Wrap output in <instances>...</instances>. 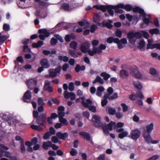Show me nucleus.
Segmentation results:
<instances>
[{
	"mask_svg": "<svg viewBox=\"0 0 160 160\" xmlns=\"http://www.w3.org/2000/svg\"><path fill=\"white\" fill-rule=\"evenodd\" d=\"M52 142L51 141H48L47 142H44L42 145L43 148L45 150H47L48 147H51Z\"/></svg>",
	"mask_w": 160,
	"mask_h": 160,
	"instance_id": "a211bd4d",
	"label": "nucleus"
},
{
	"mask_svg": "<svg viewBox=\"0 0 160 160\" xmlns=\"http://www.w3.org/2000/svg\"><path fill=\"white\" fill-rule=\"evenodd\" d=\"M145 42L144 40H141L140 41L138 46V48L141 49L143 48L145 46Z\"/></svg>",
	"mask_w": 160,
	"mask_h": 160,
	"instance_id": "473e14b6",
	"label": "nucleus"
},
{
	"mask_svg": "<svg viewBox=\"0 0 160 160\" xmlns=\"http://www.w3.org/2000/svg\"><path fill=\"white\" fill-rule=\"evenodd\" d=\"M33 116L34 118H36V119L39 117V113L36 111H33Z\"/></svg>",
	"mask_w": 160,
	"mask_h": 160,
	"instance_id": "774afa93",
	"label": "nucleus"
},
{
	"mask_svg": "<svg viewBox=\"0 0 160 160\" xmlns=\"http://www.w3.org/2000/svg\"><path fill=\"white\" fill-rule=\"evenodd\" d=\"M133 76L135 78L138 79H140L142 78V75L139 71L133 75Z\"/></svg>",
	"mask_w": 160,
	"mask_h": 160,
	"instance_id": "37998d69",
	"label": "nucleus"
},
{
	"mask_svg": "<svg viewBox=\"0 0 160 160\" xmlns=\"http://www.w3.org/2000/svg\"><path fill=\"white\" fill-rule=\"evenodd\" d=\"M8 38L7 35L2 36V33H0V43H3Z\"/></svg>",
	"mask_w": 160,
	"mask_h": 160,
	"instance_id": "7c9ffc66",
	"label": "nucleus"
},
{
	"mask_svg": "<svg viewBox=\"0 0 160 160\" xmlns=\"http://www.w3.org/2000/svg\"><path fill=\"white\" fill-rule=\"evenodd\" d=\"M51 141H52L54 143H56L58 142V137L56 136H52L51 138Z\"/></svg>",
	"mask_w": 160,
	"mask_h": 160,
	"instance_id": "338daca9",
	"label": "nucleus"
},
{
	"mask_svg": "<svg viewBox=\"0 0 160 160\" xmlns=\"http://www.w3.org/2000/svg\"><path fill=\"white\" fill-rule=\"evenodd\" d=\"M57 42V40L54 38H52L50 40L51 44L52 46H55Z\"/></svg>",
	"mask_w": 160,
	"mask_h": 160,
	"instance_id": "09e8293b",
	"label": "nucleus"
},
{
	"mask_svg": "<svg viewBox=\"0 0 160 160\" xmlns=\"http://www.w3.org/2000/svg\"><path fill=\"white\" fill-rule=\"evenodd\" d=\"M80 135L83 136L84 138H86V140L88 141L90 140V136L89 134L87 132H81L79 133Z\"/></svg>",
	"mask_w": 160,
	"mask_h": 160,
	"instance_id": "f3484780",
	"label": "nucleus"
},
{
	"mask_svg": "<svg viewBox=\"0 0 160 160\" xmlns=\"http://www.w3.org/2000/svg\"><path fill=\"white\" fill-rule=\"evenodd\" d=\"M109 5H101L98 6L96 5L94 6V7L96 8L97 9L102 10L103 12H105L108 9V7Z\"/></svg>",
	"mask_w": 160,
	"mask_h": 160,
	"instance_id": "2eb2a0df",
	"label": "nucleus"
},
{
	"mask_svg": "<svg viewBox=\"0 0 160 160\" xmlns=\"http://www.w3.org/2000/svg\"><path fill=\"white\" fill-rule=\"evenodd\" d=\"M2 118L3 121L2 122L0 121V126L2 127L3 128L5 127L6 122L8 123L9 126H11L14 123L13 120L10 116L3 114Z\"/></svg>",
	"mask_w": 160,
	"mask_h": 160,
	"instance_id": "20e7f679",
	"label": "nucleus"
},
{
	"mask_svg": "<svg viewBox=\"0 0 160 160\" xmlns=\"http://www.w3.org/2000/svg\"><path fill=\"white\" fill-rule=\"evenodd\" d=\"M32 98L31 93L30 90H27L24 94L23 96V100L25 102H28Z\"/></svg>",
	"mask_w": 160,
	"mask_h": 160,
	"instance_id": "9b49d317",
	"label": "nucleus"
},
{
	"mask_svg": "<svg viewBox=\"0 0 160 160\" xmlns=\"http://www.w3.org/2000/svg\"><path fill=\"white\" fill-rule=\"evenodd\" d=\"M122 34V32L120 30L118 29H117L115 33V35L117 37H119V38H121Z\"/></svg>",
	"mask_w": 160,
	"mask_h": 160,
	"instance_id": "de8ad7c7",
	"label": "nucleus"
},
{
	"mask_svg": "<svg viewBox=\"0 0 160 160\" xmlns=\"http://www.w3.org/2000/svg\"><path fill=\"white\" fill-rule=\"evenodd\" d=\"M69 90L70 91H72L74 90V86L73 82H70L69 85Z\"/></svg>",
	"mask_w": 160,
	"mask_h": 160,
	"instance_id": "4d7b16f0",
	"label": "nucleus"
},
{
	"mask_svg": "<svg viewBox=\"0 0 160 160\" xmlns=\"http://www.w3.org/2000/svg\"><path fill=\"white\" fill-rule=\"evenodd\" d=\"M153 23L157 27L159 26V22L157 18H155L153 20Z\"/></svg>",
	"mask_w": 160,
	"mask_h": 160,
	"instance_id": "13d9d810",
	"label": "nucleus"
},
{
	"mask_svg": "<svg viewBox=\"0 0 160 160\" xmlns=\"http://www.w3.org/2000/svg\"><path fill=\"white\" fill-rule=\"evenodd\" d=\"M38 32L40 34H44V35L40 34L39 36V38L42 40L45 39V37H48L50 35L49 32L45 28L39 29L38 30Z\"/></svg>",
	"mask_w": 160,
	"mask_h": 160,
	"instance_id": "0eeeda50",
	"label": "nucleus"
},
{
	"mask_svg": "<svg viewBox=\"0 0 160 160\" xmlns=\"http://www.w3.org/2000/svg\"><path fill=\"white\" fill-rule=\"evenodd\" d=\"M138 98V96L135 94H132L129 96V99L132 101H134L136 100L137 98Z\"/></svg>",
	"mask_w": 160,
	"mask_h": 160,
	"instance_id": "bf43d9fd",
	"label": "nucleus"
},
{
	"mask_svg": "<svg viewBox=\"0 0 160 160\" xmlns=\"http://www.w3.org/2000/svg\"><path fill=\"white\" fill-rule=\"evenodd\" d=\"M134 35L136 39L140 38L142 36V34L138 32L134 33Z\"/></svg>",
	"mask_w": 160,
	"mask_h": 160,
	"instance_id": "680f3d73",
	"label": "nucleus"
},
{
	"mask_svg": "<svg viewBox=\"0 0 160 160\" xmlns=\"http://www.w3.org/2000/svg\"><path fill=\"white\" fill-rule=\"evenodd\" d=\"M61 8L65 11H69L70 6L68 3H64L62 5Z\"/></svg>",
	"mask_w": 160,
	"mask_h": 160,
	"instance_id": "e433bc0d",
	"label": "nucleus"
},
{
	"mask_svg": "<svg viewBox=\"0 0 160 160\" xmlns=\"http://www.w3.org/2000/svg\"><path fill=\"white\" fill-rule=\"evenodd\" d=\"M150 73L152 76H155L158 78L160 76L158 72L154 68H151L149 69Z\"/></svg>",
	"mask_w": 160,
	"mask_h": 160,
	"instance_id": "dca6fc26",
	"label": "nucleus"
},
{
	"mask_svg": "<svg viewBox=\"0 0 160 160\" xmlns=\"http://www.w3.org/2000/svg\"><path fill=\"white\" fill-rule=\"evenodd\" d=\"M120 4L121 3L117 4L116 6H114L115 12L116 13L120 14L123 13L124 11L122 10L119 9V8H121V7H119Z\"/></svg>",
	"mask_w": 160,
	"mask_h": 160,
	"instance_id": "412c9836",
	"label": "nucleus"
},
{
	"mask_svg": "<svg viewBox=\"0 0 160 160\" xmlns=\"http://www.w3.org/2000/svg\"><path fill=\"white\" fill-rule=\"evenodd\" d=\"M88 54L91 56H93L94 54H96V52L92 49V51L89 50L88 51Z\"/></svg>",
	"mask_w": 160,
	"mask_h": 160,
	"instance_id": "69168bd1",
	"label": "nucleus"
},
{
	"mask_svg": "<svg viewBox=\"0 0 160 160\" xmlns=\"http://www.w3.org/2000/svg\"><path fill=\"white\" fill-rule=\"evenodd\" d=\"M92 121L93 122V126L96 128H100L102 127L104 133L106 135H108L109 133L108 129L112 131L113 126L116 125V123L112 121L111 122L107 125L105 123H102L100 121V118L96 115L93 116Z\"/></svg>",
	"mask_w": 160,
	"mask_h": 160,
	"instance_id": "f257e3e1",
	"label": "nucleus"
},
{
	"mask_svg": "<svg viewBox=\"0 0 160 160\" xmlns=\"http://www.w3.org/2000/svg\"><path fill=\"white\" fill-rule=\"evenodd\" d=\"M43 44V42L41 41H39L37 43H33L32 46L33 48H38L41 47Z\"/></svg>",
	"mask_w": 160,
	"mask_h": 160,
	"instance_id": "393cba45",
	"label": "nucleus"
},
{
	"mask_svg": "<svg viewBox=\"0 0 160 160\" xmlns=\"http://www.w3.org/2000/svg\"><path fill=\"white\" fill-rule=\"evenodd\" d=\"M141 32L142 34V35L145 38L148 39L149 38V35L147 32L145 31H142Z\"/></svg>",
	"mask_w": 160,
	"mask_h": 160,
	"instance_id": "a18cd8bd",
	"label": "nucleus"
},
{
	"mask_svg": "<svg viewBox=\"0 0 160 160\" xmlns=\"http://www.w3.org/2000/svg\"><path fill=\"white\" fill-rule=\"evenodd\" d=\"M57 74L56 73L55 71H50L49 72V75H46L45 77L47 78H49V77L51 78H55L56 77Z\"/></svg>",
	"mask_w": 160,
	"mask_h": 160,
	"instance_id": "cd10ccee",
	"label": "nucleus"
},
{
	"mask_svg": "<svg viewBox=\"0 0 160 160\" xmlns=\"http://www.w3.org/2000/svg\"><path fill=\"white\" fill-rule=\"evenodd\" d=\"M26 83L28 88L32 90L36 86L37 82L35 80L31 79L28 80L27 82Z\"/></svg>",
	"mask_w": 160,
	"mask_h": 160,
	"instance_id": "1a4fd4ad",
	"label": "nucleus"
},
{
	"mask_svg": "<svg viewBox=\"0 0 160 160\" xmlns=\"http://www.w3.org/2000/svg\"><path fill=\"white\" fill-rule=\"evenodd\" d=\"M130 70L131 71V72L133 75H134L138 71L137 69V67L135 66L134 67L131 68Z\"/></svg>",
	"mask_w": 160,
	"mask_h": 160,
	"instance_id": "49530a36",
	"label": "nucleus"
},
{
	"mask_svg": "<svg viewBox=\"0 0 160 160\" xmlns=\"http://www.w3.org/2000/svg\"><path fill=\"white\" fill-rule=\"evenodd\" d=\"M133 84L135 88L138 90H140L142 89V86L141 83L139 81H134L133 82Z\"/></svg>",
	"mask_w": 160,
	"mask_h": 160,
	"instance_id": "6ab92c4d",
	"label": "nucleus"
},
{
	"mask_svg": "<svg viewBox=\"0 0 160 160\" xmlns=\"http://www.w3.org/2000/svg\"><path fill=\"white\" fill-rule=\"evenodd\" d=\"M43 89L44 91H47L49 92H52L53 91V88L50 86L43 87Z\"/></svg>",
	"mask_w": 160,
	"mask_h": 160,
	"instance_id": "79ce46f5",
	"label": "nucleus"
},
{
	"mask_svg": "<svg viewBox=\"0 0 160 160\" xmlns=\"http://www.w3.org/2000/svg\"><path fill=\"white\" fill-rule=\"evenodd\" d=\"M56 135L59 139L62 140H65L68 137V133L67 132L62 133L61 132H58L56 133Z\"/></svg>",
	"mask_w": 160,
	"mask_h": 160,
	"instance_id": "f8f14e48",
	"label": "nucleus"
},
{
	"mask_svg": "<svg viewBox=\"0 0 160 160\" xmlns=\"http://www.w3.org/2000/svg\"><path fill=\"white\" fill-rule=\"evenodd\" d=\"M102 25L104 27H106L109 29H111L112 27V25L108 22H106L105 21H103L102 23Z\"/></svg>",
	"mask_w": 160,
	"mask_h": 160,
	"instance_id": "2f4dec72",
	"label": "nucleus"
},
{
	"mask_svg": "<svg viewBox=\"0 0 160 160\" xmlns=\"http://www.w3.org/2000/svg\"><path fill=\"white\" fill-rule=\"evenodd\" d=\"M78 45V43L75 41H72L70 44V47L71 48L75 49Z\"/></svg>",
	"mask_w": 160,
	"mask_h": 160,
	"instance_id": "c9c22d12",
	"label": "nucleus"
},
{
	"mask_svg": "<svg viewBox=\"0 0 160 160\" xmlns=\"http://www.w3.org/2000/svg\"><path fill=\"white\" fill-rule=\"evenodd\" d=\"M37 123L40 126H43L47 123V114L45 113H42L39 115L36 119Z\"/></svg>",
	"mask_w": 160,
	"mask_h": 160,
	"instance_id": "39448f33",
	"label": "nucleus"
},
{
	"mask_svg": "<svg viewBox=\"0 0 160 160\" xmlns=\"http://www.w3.org/2000/svg\"><path fill=\"white\" fill-rule=\"evenodd\" d=\"M141 134V131L137 129L132 130L130 133L131 138L135 141H136L140 137Z\"/></svg>",
	"mask_w": 160,
	"mask_h": 160,
	"instance_id": "6e6552de",
	"label": "nucleus"
},
{
	"mask_svg": "<svg viewBox=\"0 0 160 160\" xmlns=\"http://www.w3.org/2000/svg\"><path fill=\"white\" fill-rule=\"evenodd\" d=\"M128 134V132L125 131L124 132H122L118 134V138L120 139H123L124 137H126Z\"/></svg>",
	"mask_w": 160,
	"mask_h": 160,
	"instance_id": "72a5a7b5",
	"label": "nucleus"
},
{
	"mask_svg": "<svg viewBox=\"0 0 160 160\" xmlns=\"http://www.w3.org/2000/svg\"><path fill=\"white\" fill-rule=\"evenodd\" d=\"M51 135L49 132H47L44 134L43 138V139L45 140L49 139V137Z\"/></svg>",
	"mask_w": 160,
	"mask_h": 160,
	"instance_id": "c03bdc74",
	"label": "nucleus"
},
{
	"mask_svg": "<svg viewBox=\"0 0 160 160\" xmlns=\"http://www.w3.org/2000/svg\"><path fill=\"white\" fill-rule=\"evenodd\" d=\"M154 125L152 123L147 125L146 127V131L142 132V136L145 140L149 141V139L151 138L150 134L153 130Z\"/></svg>",
	"mask_w": 160,
	"mask_h": 160,
	"instance_id": "7ed1b4c3",
	"label": "nucleus"
},
{
	"mask_svg": "<svg viewBox=\"0 0 160 160\" xmlns=\"http://www.w3.org/2000/svg\"><path fill=\"white\" fill-rule=\"evenodd\" d=\"M142 17L144 18L143 20V22L147 25H148L150 23L149 19L148 18H146V17Z\"/></svg>",
	"mask_w": 160,
	"mask_h": 160,
	"instance_id": "0e129e2a",
	"label": "nucleus"
},
{
	"mask_svg": "<svg viewBox=\"0 0 160 160\" xmlns=\"http://www.w3.org/2000/svg\"><path fill=\"white\" fill-rule=\"evenodd\" d=\"M119 76L122 79L127 78L129 76V73L126 70L122 69L119 72Z\"/></svg>",
	"mask_w": 160,
	"mask_h": 160,
	"instance_id": "ddd939ff",
	"label": "nucleus"
},
{
	"mask_svg": "<svg viewBox=\"0 0 160 160\" xmlns=\"http://www.w3.org/2000/svg\"><path fill=\"white\" fill-rule=\"evenodd\" d=\"M3 29L6 31H9L10 29L9 25L8 24L4 23L3 25Z\"/></svg>",
	"mask_w": 160,
	"mask_h": 160,
	"instance_id": "864d4df0",
	"label": "nucleus"
},
{
	"mask_svg": "<svg viewBox=\"0 0 160 160\" xmlns=\"http://www.w3.org/2000/svg\"><path fill=\"white\" fill-rule=\"evenodd\" d=\"M89 46V43L88 42H86L81 44L80 49L82 52L86 53Z\"/></svg>",
	"mask_w": 160,
	"mask_h": 160,
	"instance_id": "9d476101",
	"label": "nucleus"
},
{
	"mask_svg": "<svg viewBox=\"0 0 160 160\" xmlns=\"http://www.w3.org/2000/svg\"><path fill=\"white\" fill-rule=\"evenodd\" d=\"M108 110V113L110 115H114L116 113V111L115 109L112 108H109Z\"/></svg>",
	"mask_w": 160,
	"mask_h": 160,
	"instance_id": "58836bf2",
	"label": "nucleus"
},
{
	"mask_svg": "<svg viewBox=\"0 0 160 160\" xmlns=\"http://www.w3.org/2000/svg\"><path fill=\"white\" fill-rule=\"evenodd\" d=\"M127 37L129 39V41L131 43L133 42L132 39L135 38L134 33L131 32L127 34Z\"/></svg>",
	"mask_w": 160,
	"mask_h": 160,
	"instance_id": "5701e85b",
	"label": "nucleus"
},
{
	"mask_svg": "<svg viewBox=\"0 0 160 160\" xmlns=\"http://www.w3.org/2000/svg\"><path fill=\"white\" fill-rule=\"evenodd\" d=\"M118 98V93L114 92L112 96H110L109 98V100L110 101L113 100L115 99H117Z\"/></svg>",
	"mask_w": 160,
	"mask_h": 160,
	"instance_id": "4c0bfd02",
	"label": "nucleus"
},
{
	"mask_svg": "<svg viewBox=\"0 0 160 160\" xmlns=\"http://www.w3.org/2000/svg\"><path fill=\"white\" fill-rule=\"evenodd\" d=\"M23 52H29L30 51V49L28 48V45H24L23 47Z\"/></svg>",
	"mask_w": 160,
	"mask_h": 160,
	"instance_id": "8fccbe9b",
	"label": "nucleus"
},
{
	"mask_svg": "<svg viewBox=\"0 0 160 160\" xmlns=\"http://www.w3.org/2000/svg\"><path fill=\"white\" fill-rule=\"evenodd\" d=\"M61 69L62 67L61 66L59 65L55 68L54 69V71L57 74L58 73L60 74Z\"/></svg>",
	"mask_w": 160,
	"mask_h": 160,
	"instance_id": "603ef678",
	"label": "nucleus"
},
{
	"mask_svg": "<svg viewBox=\"0 0 160 160\" xmlns=\"http://www.w3.org/2000/svg\"><path fill=\"white\" fill-rule=\"evenodd\" d=\"M59 121L62 125L63 126H66L68 124V122L66 119L63 118L59 119Z\"/></svg>",
	"mask_w": 160,
	"mask_h": 160,
	"instance_id": "c756f323",
	"label": "nucleus"
},
{
	"mask_svg": "<svg viewBox=\"0 0 160 160\" xmlns=\"http://www.w3.org/2000/svg\"><path fill=\"white\" fill-rule=\"evenodd\" d=\"M149 33L152 35L158 34L159 32V30L158 28H154L149 29Z\"/></svg>",
	"mask_w": 160,
	"mask_h": 160,
	"instance_id": "a878e982",
	"label": "nucleus"
},
{
	"mask_svg": "<svg viewBox=\"0 0 160 160\" xmlns=\"http://www.w3.org/2000/svg\"><path fill=\"white\" fill-rule=\"evenodd\" d=\"M40 64L41 66L44 68H48L50 67V65L47 58H43L42 59L40 62Z\"/></svg>",
	"mask_w": 160,
	"mask_h": 160,
	"instance_id": "4468645a",
	"label": "nucleus"
},
{
	"mask_svg": "<svg viewBox=\"0 0 160 160\" xmlns=\"http://www.w3.org/2000/svg\"><path fill=\"white\" fill-rule=\"evenodd\" d=\"M119 7H121V8L125 9L127 11H130L132 10L134 12H138L140 14V17H145L146 16V14L145 12L144 9L139 7L137 6L133 8L132 6L130 4L124 5L122 3H121Z\"/></svg>",
	"mask_w": 160,
	"mask_h": 160,
	"instance_id": "f03ea898",
	"label": "nucleus"
},
{
	"mask_svg": "<svg viewBox=\"0 0 160 160\" xmlns=\"http://www.w3.org/2000/svg\"><path fill=\"white\" fill-rule=\"evenodd\" d=\"M37 102L39 105L43 106L45 104V102L41 98H38Z\"/></svg>",
	"mask_w": 160,
	"mask_h": 160,
	"instance_id": "a19ab883",
	"label": "nucleus"
},
{
	"mask_svg": "<svg viewBox=\"0 0 160 160\" xmlns=\"http://www.w3.org/2000/svg\"><path fill=\"white\" fill-rule=\"evenodd\" d=\"M72 92H68L67 91H64V94L65 98L66 99H68L70 98Z\"/></svg>",
	"mask_w": 160,
	"mask_h": 160,
	"instance_id": "6e6d98bb",
	"label": "nucleus"
},
{
	"mask_svg": "<svg viewBox=\"0 0 160 160\" xmlns=\"http://www.w3.org/2000/svg\"><path fill=\"white\" fill-rule=\"evenodd\" d=\"M121 106L122 108L123 111V112H126L128 110V106L125 103H121Z\"/></svg>",
	"mask_w": 160,
	"mask_h": 160,
	"instance_id": "5fc2aeb1",
	"label": "nucleus"
},
{
	"mask_svg": "<svg viewBox=\"0 0 160 160\" xmlns=\"http://www.w3.org/2000/svg\"><path fill=\"white\" fill-rule=\"evenodd\" d=\"M100 19L99 13H95L93 16V21L95 22H100Z\"/></svg>",
	"mask_w": 160,
	"mask_h": 160,
	"instance_id": "c85d7f7f",
	"label": "nucleus"
},
{
	"mask_svg": "<svg viewBox=\"0 0 160 160\" xmlns=\"http://www.w3.org/2000/svg\"><path fill=\"white\" fill-rule=\"evenodd\" d=\"M98 26L95 24H93L91 26L90 28V30L91 32L93 33L95 31L98 29Z\"/></svg>",
	"mask_w": 160,
	"mask_h": 160,
	"instance_id": "ea45409f",
	"label": "nucleus"
},
{
	"mask_svg": "<svg viewBox=\"0 0 160 160\" xmlns=\"http://www.w3.org/2000/svg\"><path fill=\"white\" fill-rule=\"evenodd\" d=\"M159 158L158 155H153L152 157L149 158L146 160H156Z\"/></svg>",
	"mask_w": 160,
	"mask_h": 160,
	"instance_id": "e2e57ef3",
	"label": "nucleus"
},
{
	"mask_svg": "<svg viewBox=\"0 0 160 160\" xmlns=\"http://www.w3.org/2000/svg\"><path fill=\"white\" fill-rule=\"evenodd\" d=\"M85 101H82L81 103L82 105L85 108H88L89 110L93 112H95L96 111V107L93 106H89V104H92V101L90 99H88Z\"/></svg>",
	"mask_w": 160,
	"mask_h": 160,
	"instance_id": "423d86ee",
	"label": "nucleus"
},
{
	"mask_svg": "<svg viewBox=\"0 0 160 160\" xmlns=\"http://www.w3.org/2000/svg\"><path fill=\"white\" fill-rule=\"evenodd\" d=\"M148 140H149V141H147V140H145V141L148 143V144L151 143L152 144H156V143H158V140H152V137H151V136L150 138Z\"/></svg>",
	"mask_w": 160,
	"mask_h": 160,
	"instance_id": "3c124183",
	"label": "nucleus"
},
{
	"mask_svg": "<svg viewBox=\"0 0 160 160\" xmlns=\"http://www.w3.org/2000/svg\"><path fill=\"white\" fill-rule=\"evenodd\" d=\"M30 127L32 129L36 130L39 131H41L43 130V128L40 127L39 125H36L34 124H32L31 125Z\"/></svg>",
	"mask_w": 160,
	"mask_h": 160,
	"instance_id": "b1692460",
	"label": "nucleus"
},
{
	"mask_svg": "<svg viewBox=\"0 0 160 160\" xmlns=\"http://www.w3.org/2000/svg\"><path fill=\"white\" fill-rule=\"evenodd\" d=\"M26 151L23 140H22L21 142V151L22 153H24Z\"/></svg>",
	"mask_w": 160,
	"mask_h": 160,
	"instance_id": "f704fd0d",
	"label": "nucleus"
},
{
	"mask_svg": "<svg viewBox=\"0 0 160 160\" xmlns=\"http://www.w3.org/2000/svg\"><path fill=\"white\" fill-rule=\"evenodd\" d=\"M114 6L109 5L108 7L107 10H108V12L109 14L112 17H113L114 15V12L112 9H114Z\"/></svg>",
	"mask_w": 160,
	"mask_h": 160,
	"instance_id": "aec40b11",
	"label": "nucleus"
},
{
	"mask_svg": "<svg viewBox=\"0 0 160 160\" xmlns=\"http://www.w3.org/2000/svg\"><path fill=\"white\" fill-rule=\"evenodd\" d=\"M97 82H99L101 84H102L104 83V81L103 79L101 78L100 76H97L95 80L93 81L92 83L94 84Z\"/></svg>",
	"mask_w": 160,
	"mask_h": 160,
	"instance_id": "4be33fe9",
	"label": "nucleus"
},
{
	"mask_svg": "<svg viewBox=\"0 0 160 160\" xmlns=\"http://www.w3.org/2000/svg\"><path fill=\"white\" fill-rule=\"evenodd\" d=\"M58 117L59 119L63 118L65 115V113L64 112H58Z\"/></svg>",
	"mask_w": 160,
	"mask_h": 160,
	"instance_id": "052dcab7",
	"label": "nucleus"
},
{
	"mask_svg": "<svg viewBox=\"0 0 160 160\" xmlns=\"http://www.w3.org/2000/svg\"><path fill=\"white\" fill-rule=\"evenodd\" d=\"M100 76L101 77H103V79L105 81L107 80L111 76L109 74L105 72H103L101 73L100 74Z\"/></svg>",
	"mask_w": 160,
	"mask_h": 160,
	"instance_id": "bb28decb",
	"label": "nucleus"
}]
</instances>
